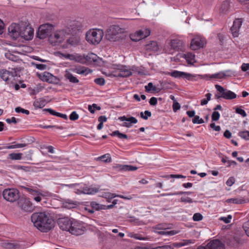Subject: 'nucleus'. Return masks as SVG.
Instances as JSON below:
<instances>
[{"instance_id": "12", "label": "nucleus", "mask_w": 249, "mask_h": 249, "mask_svg": "<svg viewBox=\"0 0 249 249\" xmlns=\"http://www.w3.org/2000/svg\"><path fill=\"white\" fill-rule=\"evenodd\" d=\"M168 75L175 78H183L190 81H195L196 80L197 77V75L196 74H193L176 70H174L171 72H169Z\"/></svg>"}, {"instance_id": "14", "label": "nucleus", "mask_w": 249, "mask_h": 249, "mask_svg": "<svg viewBox=\"0 0 249 249\" xmlns=\"http://www.w3.org/2000/svg\"><path fill=\"white\" fill-rule=\"evenodd\" d=\"M205 44L206 40L204 37L200 36H196L192 39L190 48L192 50H196L203 48Z\"/></svg>"}, {"instance_id": "23", "label": "nucleus", "mask_w": 249, "mask_h": 249, "mask_svg": "<svg viewBox=\"0 0 249 249\" xmlns=\"http://www.w3.org/2000/svg\"><path fill=\"white\" fill-rule=\"evenodd\" d=\"M228 36L219 35V50H220L224 52L228 51Z\"/></svg>"}, {"instance_id": "13", "label": "nucleus", "mask_w": 249, "mask_h": 249, "mask_svg": "<svg viewBox=\"0 0 249 249\" xmlns=\"http://www.w3.org/2000/svg\"><path fill=\"white\" fill-rule=\"evenodd\" d=\"M132 75L131 68L129 66L118 65L116 68V74L114 76L127 77Z\"/></svg>"}, {"instance_id": "44", "label": "nucleus", "mask_w": 249, "mask_h": 249, "mask_svg": "<svg viewBox=\"0 0 249 249\" xmlns=\"http://www.w3.org/2000/svg\"><path fill=\"white\" fill-rule=\"evenodd\" d=\"M232 74V72L230 70L219 72V79L223 78L226 76H230Z\"/></svg>"}, {"instance_id": "24", "label": "nucleus", "mask_w": 249, "mask_h": 249, "mask_svg": "<svg viewBox=\"0 0 249 249\" xmlns=\"http://www.w3.org/2000/svg\"><path fill=\"white\" fill-rule=\"evenodd\" d=\"M113 168L119 171H132L137 169V167L136 166L131 165H123L120 164H116L113 166Z\"/></svg>"}, {"instance_id": "37", "label": "nucleus", "mask_w": 249, "mask_h": 249, "mask_svg": "<svg viewBox=\"0 0 249 249\" xmlns=\"http://www.w3.org/2000/svg\"><path fill=\"white\" fill-rule=\"evenodd\" d=\"M187 62L190 64H193L196 62L195 55L191 53H188L184 54Z\"/></svg>"}, {"instance_id": "2", "label": "nucleus", "mask_w": 249, "mask_h": 249, "mask_svg": "<svg viewBox=\"0 0 249 249\" xmlns=\"http://www.w3.org/2000/svg\"><path fill=\"white\" fill-rule=\"evenodd\" d=\"M106 36L107 40L115 42L124 39L127 34L124 28L118 25H112L107 30Z\"/></svg>"}, {"instance_id": "11", "label": "nucleus", "mask_w": 249, "mask_h": 249, "mask_svg": "<svg viewBox=\"0 0 249 249\" xmlns=\"http://www.w3.org/2000/svg\"><path fill=\"white\" fill-rule=\"evenodd\" d=\"M53 26L49 23L41 25L38 28L37 36L40 39L45 38L52 31Z\"/></svg>"}, {"instance_id": "47", "label": "nucleus", "mask_w": 249, "mask_h": 249, "mask_svg": "<svg viewBox=\"0 0 249 249\" xmlns=\"http://www.w3.org/2000/svg\"><path fill=\"white\" fill-rule=\"evenodd\" d=\"M178 232L176 231H167L165 229L163 231H161L159 232V233L160 234L167 235H173L178 233Z\"/></svg>"}, {"instance_id": "35", "label": "nucleus", "mask_w": 249, "mask_h": 249, "mask_svg": "<svg viewBox=\"0 0 249 249\" xmlns=\"http://www.w3.org/2000/svg\"><path fill=\"white\" fill-rule=\"evenodd\" d=\"M45 111L49 112L51 115L62 118L64 119L67 120L68 119L67 116L65 114H62L57 112H56L54 110L51 108H46L44 109Z\"/></svg>"}, {"instance_id": "46", "label": "nucleus", "mask_w": 249, "mask_h": 249, "mask_svg": "<svg viewBox=\"0 0 249 249\" xmlns=\"http://www.w3.org/2000/svg\"><path fill=\"white\" fill-rule=\"evenodd\" d=\"M111 135L113 136H117L119 138L121 139H127V136L126 134L121 133L118 130L113 132Z\"/></svg>"}, {"instance_id": "59", "label": "nucleus", "mask_w": 249, "mask_h": 249, "mask_svg": "<svg viewBox=\"0 0 249 249\" xmlns=\"http://www.w3.org/2000/svg\"><path fill=\"white\" fill-rule=\"evenodd\" d=\"M94 82L99 85L103 86L105 83V81L103 78H97L95 79Z\"/></svg>"}, {"instance_id": "60", "label": "nucleus", "mask_w": 249, "mask_h": 249, "mask_svg": "<svg viewBox=\"0 0 249 249\" xmlns=\"http://www.w3.org/2000/svg\"><path fill=\"white\" fill-rule=\"evenodd\" d=\"M180 201L185 203H192L193 201L192 198L189 197L182 196L180 198Z\"/></svg>"}, {"instance_id": "50", "label": "nucleus", "mask_w": 249, "mask_h": 249, "mask_svg": "<svg viewBox=\"0 0 249 249\" xmlns=\"http://www.w3.org/2000/svg\"><path fill=\"white\" fill-rule=\"evenodd\" d=\"M140 116L144 120H147L148 117L151 116V113L148 110H145L144 112H141L140 113Z\"/></svg>"}, {"instance_id": "49", "label": "nucleus", "mask_w": 249, "mask_h": 249, "mask_svg": "<svg viewBox=\"0 0 249 249\" xmlns=\"http://www.w3.org/2000/svg\"><path fill=\"white\" fill-rule=\"evenodd\" d=\"M238 135L246 140H249V131L239 132Z\"/></svg>"}, {"instance_id": "57", "label": "nucleus", "mask_w": 249, "mask_h": 249, "mask_svg": "<svg viewBox=\"0 0 249 249\" xmlns=\"http://www.w3.org/2000/svg\"><path fill=\"white\" fill-rule=\"evenodd\" d=\"M192 122L194 124H201L204 123L202 119L200 118L198 116H195L193 119Z\"/></svg>"}, {"instance_id": "9", "label": "nucleus", "mask_w": 249, "mask_h": 249, "mask_svg": "<svg viewBox=\"0 0 249 249\" xmlns=\"http://www.w3.org/2000/svg\"><path fill=\"white\" fill-rule=\"evenodd\" d=\"M18 205V207L23 212L31 213L34 210V206L28 198L25 197H19Z\"/></svg>"}, {"instance_id": "18", "label": "nucleus", "mask_w": 249, "mask_h": 249, "mask_svg": "<svg viewBox=\"0 0 249 249\" xmlns=\"http://www.w3.org/2000/svg\"><path fill=\"white\" fill-rule=\"evenodd\" d=\"M236 97V94L233 92L224 89L219 86V99L220 98L227 100H231Z\"/></svg>"}, {"instance_id": "38", "label": "nucleus", "mask_w": 249, "mask_h": 249, "mask_svg": "<svg viewBox=\"0 0 249 249\" xmlns=\"http://www.w3.org/2000/svg\"><path fill=\"white\" fill-rule=\"evenodd\" d=\"M131 71L132 72H137L138 74L140 75H145L146 73L144 70V68L143 67H139L136 66H132L131 67Z\"/></svg>"}, {"instance_id": "63", "label": "nucleus", "mask_w": 249, "mask_h": 249, "mask_svg": "<svg viewBox=\"0 0 249 249\" xmlns=\"http://www.w3.org/2000/svg\"><path fill=\"white\" fill-rule=\"evenodd\" d=\"M33 64L35 66V67L38 70H43L46 69V66L41 64H36L33 63Z\"/></svg>"}, {"instance_id": "40", "label": "nucleus", "mask_w": 249, "mask_h": 249, "mask_svg": "<svg viewBox=\"0 0 249 249\" xmlns=\"http://www.w3.org/2000/svg\"><path fill=\"white\" fill-rule=\"evenodd\" d=\"M76 204L72 201L67 200L63 203V207L68 209L75 207Z\"/></svg>"}, {"instance_id": "41", "label": "nucleus", "mask_w": 249, "mask_h": 249, "mask_svg": "<svg viewBox=\"0 0 249 249\" xmlns=\"http://www.w3.org/2000/svg\"><path fill=\"white\" fill-rule=\"evenodd\" d=\"M22 154L12 153L8 155V159L12 160H20L22 159Z\"/></svg>"}, {"instance_id": "33", "label": "nucleus", "mask_w": 249, "mask_h": 249, "mask_svg": "<svg viewBox=\"0 0 249 249\" xmlns=\"http://www.w3.org/2000/svg\"><path fill=\"white\" fill-rule=\"evenodd\" d=\"M170 46L174 50H179L182 46V42L178 39H173L170 42Z\"/></svg>"}, {"instance_id": "48", "label": "nucleus", "mask_w": 249, "mask_h": 249, "mask_svg": "<svg viewBox=\"0 0 249 249\" xmlns=\"http://www.w3.org/2000/svg\"><path fill=\"white\" fill-rule=\"evenodd\" d=\"M232 216L231 214H229L227 216H221L219 218V220L224 222L226 224H228L231 222Z\"/></svg>"}, {"instance_id": "62", "label": "nucleus", "mask_w": 249, "mask_h": 249, "mask_svg": "<svg viewBox=\"0 0 249 249\" xmlns=\"http://www.w3.org/2000/svg\"><path fill=\"white\" fill-rule=\"evenodd\" d=\"M235 111L237 113L240 114L243 117H245L247 116V114L244 110L239 107H237L235 109Z\"/></svg>"}, {"instance_id": "10", "label": "nucleus", "mask_w": 249, "mask_h": 249, "mask_svg": "<svg viewBox=\"0 0 249 249\" xmlns=\"http://www.w3.org/2000/svg\"><path fill=\"white\" fill-rule=\"evenodd\" d=\"M34 29L29 26V22L26 20H24L20 37L26 40H31L34 36Z\"/></svg>"}, {"instance_id": "55", "label": "nucleus", "mask_w": 249, "mask_h": 249, "mask_svg": "<svg viewBox=\"0 0 249 249\" xmlns=\"http://www.w3.org/2000/svg\"><path fill=\"white\" fill-rule=\"evenodd\" d=\"M117 195H116L114 194L107 192V193H105L103 194V196L107 199H112V198H113L115 197H117Z\"/></svg>"}, {"instance_id": "17", "label": "nucleus", "mask_w": 249, "mask_h": 249, "mask_svg": "<svg viewBox=\"0 0 249 249\" xmlns=\"http://www.w3.org/2000/svg\"><path fill=\"white\" fill-rule=\"evenodd\" d=\"M82 28V23L78 20L71 21L68 25L66 30L68 34H73L77 31H80Z\"/></svg>"}, {"instance_id": "39", "label": "nucleus", "mask_w": 249, "mask_h": 249, "mask_svg": "<svg viewBox=\"0 0 249 249\" xmlns=\"http://www.w3.org/2000/svg\"><path fill=\"white\" fill-rule=\"evenodd\" d=\"M90 206L94 210L99 211L100 210H106V208L104 205H100L94 201L90 202Z\"/></svg>"}, {"instance_id": "52", "label": "nucleus", "mask_w": 249, "mask_h": 249, "mask_svg": "<svg viewBox=\"0 0 249 249\" xmlns=\"http://www.w3.org/2000/svg\"><path fill=\"white\" fill-rule=\"evenodd\" d=\"M194 242L192 240H183L182 241L178 243L177 244L178 247H181L183 246H185L188 245H189L190 244L193 243Z\"/></svg>"}, {"instance_id": "6", "label": "nucleus", "mask_w": 249, "mask_h": 249, "mask_svg": "<svg viewBox=\"0 0 249 249\" xmlns=\"http://www.w3.org/2000/svg\"><path fill=\"white\" fill-rule=\"evenodd\" d=\"M17 76V68H9L8 70H0V77L7 83Z\"/></svg>"}, {"instance_id": "53", "label": "nucleus", "mask_w": 249, "mask_h": 249, "mask_svg": "<svg viewBox=\"0 0 249 249\" xmlns=\"http://www.w3.org/2000/svg\"><path fill=\"white\" fill-rule=\"evenodd\" d=\"M145 89L147 92H150L151 90L155 91L156 90V87L153 86L152 83L150 82L147 85L145 86Z\"/></svg>"}, {"instance_id": "27", "label": "nucleus", "mask_w": 249, "mask_h": 249, "mask_svg": "<svg viewBox=\"0 0 249 249\" xmlns=\"http://www.w3.org/2000/svg\"><path fill=\"white\" fill-rule=\"evenodd\" d=\"M39 76L41 80L50 83H53L56 78L53 74L47 71L44 72L40 74Z\"/></svg>"}, {"instance_id": "30", "label": "nucleus", "mask_w": 249, "mask_h": 249, "mask_svg": "<svg viewBox=\"0 0 249 249\" xmlns=\"http://www.w3.org/2000/svg\"><path fill=\"white\" fill-rule=\"evenodd\" d=\"M227 201L229 203H232L234 204H241L247 203L249 201V199H245L244 197H237L228 199Z\"/></svg>"}, {"instance_id": "15", "label": "nucleus", "mask_w": 249, "mask_h": 249, "mask_svg": "<svg viewBox=\"0 0 249 249\" xmlns=\"http://www.w3.org/2000/svg\"><path fill=\"white\" fill-rule=\"evenodd\" d=\"M150 31L148 29H144L138 31L133 34L130 35V38L134 41H138L149 36Z\"/></svg>"}, {"instance_id": "29", "label": "nucleus", "mask_w": 249, "mask_h": 249, "mask_svg": "<svg viewBox=\"0 0 249 249\" xmlns=\"http://www.w3.org/2000/svg\"><path fill=\"white\" fill-rule=\"evenodd\" d=\"M47 104L46 100L43 98H40L36 100L34 103L33 106L36 109L41 108L43 107Z\"/></svg>"}, {"instance_id": "36", "label": "nucleus", "mask_w": 249, "mask_h": 249, "mask_svg": "<svg viewBox=\"0 0 249 249\" xmlns=\"http://www.w3.org/2000/svg\"><path fill=\"white\" fill-rule=\"evenodd\" d=\"M207 249H218V239H213L210 241L206 245Z\"/></svg>"}, {"instance_id": "34", "label": "nucleus", "mask_w": 249, "mask_h": 249, "mask_svg": "<svg viewBox=\"0 0 249 249\" xmlns=\"http://www.w3.org/2000/svg\"><path fill=\"white\" fill-rule=\"evenodd\" d=\"M99 188L97 187H87L84 186V194L94 195L99 192Z\"/></svg>"}, {"instance_id": "43", "label": "nucleus", "mask_w": 249, "mask_h": 249, "mask_svg": "<svg viewBox=\"0 0 249 249\" xmlns=\"http://www.w3.org/2000/svg\"><path fill=\"white\" fill-rule=\"evenodd\" d=\"M229 1L228 0L224 1L221 4V10L222 13H226L229 8Z\"/></svg>"}, {"instance_id": "20", "label": "nucleus", "mask_w": 249, "mask_h": 249, "mask_svg": "<svg viewBox=\"0 0 249 249\" xmlns=\"http://www.w3.org/2000/svg\"><path fill=\"white\" fill-rule=\"evenodd\" d=\"M243 21V19L242 18H236L234 20L233 25L231 29V33L234 37L238 36Z\"/></svg>"}, {"instance_id": "51", "label": "nucleus", "mask_w": 249, "mask_h": 249, "mask_svg": "<svg viewBox=\"0 0 249 249\" xmlns=\"http://www.w3.org/2000/svg\"><path fill=\"white\" fill-rule=\"evenodd\" d=\"M99 159L101 160L106 162H109L111 160V158L108 154H105L102 156H101Z\"/></svg>"}, {"instance_id": "5", "label": "nucleus", "mask_w": 249, "mask_h": 249, "mask_svg": "<svg viewBox=\"0 0 249 249\" xmlns=\"http://www.w3.org/2000/svg\"><path fill=\"white\" fill-rule=\"evenodd\" d=\"M68 35L66 29H62L55 32L50 36V41L53 45H56L57 43L62 42Z\"/></svg>"}, {"instance_id": "61", "label": "nucleus", "mask_w": 249, "mask_h": 249, "mask_svg": "<svg viewBox=\"0 0 249 249\" xmlns=\"http://www.w3.org/2000/svg\"><path fill=\"white\" fill-rule=\"evenodd\" d=\"M243 228L246 234L249 237V221L243 224Z\"/></svg>"}, {"instance_id": "54", "label": "nucleus", "mask_w": 249, "mask_h": 249, "mask_svg": "<svg viewBox=\"0 0 249 249\" xmlns=\"http://www.w3.org/2000/svg\"><path fill=\"white\" fill-rule=\"evenodd\" d=\"M15 111L17 113H22L23 114H26L27 115H28L30 113L29 110L22 108L19 107L15 108Z\"/></svg>"}, {"instance_id": "26", "label": "nucleus", "mask_w": 249, "mask_h": 249, "mask_svg": "<svg viewBox=\"0 0 249 249\" xmlns=\"http://www.w3.org/2000/svg\"><path fill=\"white\" fill-rule=\"evenodd\" d=\"M98 57L93 53H89L86 55H84V58L80 57V61H84V63H91L92 62H96Z\"/></svg>"}, {"instance_id": "8", "label": "nucleus", "mask_w": 249, "mask_h": 249, "mask_svg": "<svg viewBox=\"0 0 249 249\" xmlns=\"http://www.w3.org/2000/svg\"><path fill=\"white\" fill-rule=\"evenodd\" d=\"M2 195L6 200L11 202H14L19 198V191L15 188L4 189Z\"/></svg>"}, {"instance_id": "32", "label": "nucleus", "mask_w": 249, "mask_h": 249, "mask_svg": "<svg viewBox=\"0 0 249 249\" xmlns=\"http://www.w3.org/2000/svg\"><path fill=\"white\" fill-rule=\"evenodd\" d=\"M159 49V46L156 41H151L146 46V50L148 51L156 52Z\"/></svg>"}, {"instance_id": "19", "label": "nucleus", "mask_w": 249, "mask_h": 249, "mask_svg": "<svg viewBox=\"0 0 249 249\" xmlns=\"http://www.w3.org/2000/svg\"><path fill=\"white\" fill-rule=\"evenodd\" d=\"M73 219H71L68 217L59 218L58 220V224L60 229L63 231L69 232Z\"/></svg>"}, {"instance_id": "42", "label": "nucleus", "mask_w": 249, "mask_h": 249, "mask_svg": "<svg viewBox=\"0 0 249 249\" xmlns=\"http://www.w3.org/2000/svg\"><path fill=\"white\" fill-rule=\"evenodd\" d=\"M25 189L32 195L33 198L36 196L42 195V193L37 190L34 189L32 188H25Z\"/></svg>"}, {"instance_id": "45", "label": "nucleus", "mask_w": 249, "mask_h": 249, "mask_svg": "<svg viewBox=\"0 0 249 249\" xmlns=\"http://www.w3.org/2000/svg\"><path fill=\"white\" fill-rule=\"evenodd\" d=\"M88 109L90 113H94L96 110H100L101 107L96 104H93L92 105H89Z\"/></svg>"}, {"instance_id": "64", "label": "nucleus", "mask_w": 249, "mask_h": 249, "mask_svg": "<svg viewBox=\"0 0 249 249\" xmlns=\"http://www.w3.org/2000/svg\"><path fill=\"white\" fill-rule=\"evenodd\" d=\"M180 107L179 104L177 101H174L173 105V110L174 112H176Z\"/></svg>"}, {"instance_id": "56", "label": "nucleus", "mask_w": 249, "mask_h": 249, "mask_svg": "<svg viewBox=\"0 0 249 249\" xmlns=\"http://www.w3.org/2000/svg\"><path fill=\"white\" fill-rule=\"evenodd\" d=\"M202 219L203 216L200 213H195L193 216V219L194 221H199Z\"/></svg>"}, {"instance_id": "1", "label": "nucleus", "mask_w": 249, "mask_h": 249, "mask_svg": "<svg viewBox=\"0 0 249 249\" xmlns=\"http://www.w3.org/2000/svg\"><path fill=\"white\" fill-rule=\"evenodd\" d=\"M31 219L35 227L41 232H47L53 227V220L48 212L34 213Z\"/></svg>"}, {"instance_id": "22", "label": "nucleus", "mask_w": 249, "mask_h": 249, "mask_svg": "<svg viewBox=\"0 0 249 249\" xmlns=\"http://www.w3.org/2000/svg\"><path fill=\"white\" fill-rule=\"evenodd\" d=\"M73 73L87 75L92 72L90 69L83 66H78L69 69Z\"/></svg>"}, {"instance_id": "4", "label": "nucleus", "mask_w": 249, "mask_h": 249, "mask_svg": "<svg viewBox=\"0 0 249 249\" xmlns=\"http://www.w3.org/2000/svg\"><path fill=\"white\" fill-rule=\"evenodd\" d=\"M23 22L24 21H21L19 23H13L8 27L9 35L13 39H17L21 36Z\"/></svg>"}, {"instance_id": "25", "label": "nucleus", "mask_w": 249, "mask_h": 249, "mask_svg": "<svg viewBox=\"0 0 249 249\" xmlns=\"http://www.w3.org/2000/svg\"><path fill=\"white\" fill-rule=\"evenodd\" d=\"M65 186L74 189V192L77 194H84V185L81 183H73L66 184Z\"/></svg>"}, {"instance_id": "3", "label": "nucleus", "mask_w": 249, "mask_h": 249, "mask_svg": "<svg viewBox=\"0 0 249 249\" xmlns=\"http://www.w3.org/2000/svg\"><path fill=\"white\" fill-rule=\"evenodd\" d=\"M104 33L102 30L92 29L86 33L87 41L92 44H98L102 40Z\"/></svg>"}, {"instance_id": "58", "label": "nucleus", "mask_w": 249, "mask_h": 249, "mask_svg": "<svg viewBox=\"0 0 249 249\" xmlns=\"http://www.w3.org/2000/svg\"><path fill=\"white\" fill-rule=\"evenodd\" d=\"M70 119L72 121L77 120L79 118V115L76 111H73L69 116Z\"/></svg>"}, {"instance_id": "31", "label": "nucleus", "mask_w": 249, "mask_h": 249, "mask_svg": "<svg viewBox=\"0 0 249 249\" xmlns=\"http://www.w3.org/2000/svg\"><path fill=\"white\" fill-rule=\"evenodd\" d=\"M61 55L67 59L70 60H75L76 61L79 62L80 63H83L84 61H80V57H81L80 55H75L74 54H68V53H60Z\"/></svg>"}, {"instance_id": "16", "label": "nucleus", "mask_w": 249, "mask_h": 249, "mask_svg": "<svg viewBox=\"0 0 249 249\" xmlns=\"http://www.w3.org/2000/svg\"><path fill=\"white\" fill-rule=\"evenodd\" d=\"M1 247L5 249H22L24 247L18 242H14L8 240H1L0 242Z\"/></svg>"}, {"instance_id": "28", "label": "nucleus", "mask_w": 249, "mask_h": 249, "mask_svg": "<svg viewBox=\"0 0 249 249\" xmlns=\"http://www.w3.org/2000/svg\"><path fill=\"white\" fill-rule=\"evenodd\" d=\"M64 76L65 78L71 83H78L79 80L73 75V72L70 70L67 69L65 71Z\"/></svg>"}, {"instance_id": "21", "label": "nucleus", "mask_w": 249, "mask_h": 249, "mask_svg": "<svg viewBox=\"0 0 249 249\" xmlns=\"http://www.w3.org/2000/svg\"><path fill=\"white\" fill-rule=\"evenodd\" d=\"M118 119L121 121H126L124 122L122 126L129 128L132 126V124L137 123L138 120L134 117H126L125 116H121L119 117Z\"/></svg>"}, {"instance_id": "7", "label": "nucleus", "mask_w": 249, "mask_h": 249, "mask_svg": "<svg viewBox=\"0 0 249 249\" xmlns=\"http://www.w3.org/2000/svg\"><path fill=\"white\" fill-rule=\"evenodd\" d=\"M86 230L83 223L79 221L73 219L69 232L76 236L83 234Z\"/></svg>"}]
</instances>
